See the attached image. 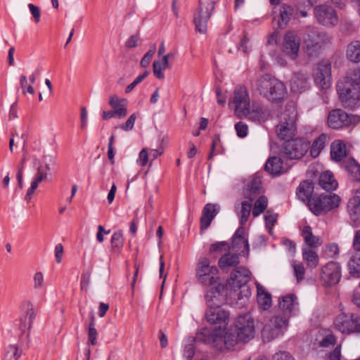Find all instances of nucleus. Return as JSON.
<instances>
[{
	"label": "nucleus",
	"mask_w": 360,
	"mask_h": 360,
	"mask_svg": "<svg viewBox=\"0 0 360 360\" xmlns=\"http://www.w3.org/2000/svg\"><path fill=\"white\" fill-rule=\"evenodd\" d=\"M278 307L283 316L288 317L298 311V302L297 297L293 294H288L282 297L278 303Z\"/></svg>",
	"instance_id": "obj_20"
},
{
	"label": "nucleus",
	"mask_w": 360,
	"mask_h": 360,
	"mask_svg": "<svg viewBox=\"0 0 360 360\" xmlns=\"http://www.w3.org/2000/svg\"><path fill=\"white\" fill-rule=\"evenodd\" d=\"M314 16L317 22L326 27H334L339 22L335 10L327 5H320L314 8Z\"/></svg>",
	"instance_id": "obj_15"
},
{
	"label": "nucleus",
	"mask_w": 360,
	"mask_h": 360,
	"mask_svg": "<svg viewBox=\"0 0 360 360\" xmlns=\"http://www.w3.org/2000/svg\"><path fill=\"white\" fill-rule=\"evenodd\" d=\"M257 303L262 310H268L271 307V296L262 285H257Z\"/></svg>",
	"instance_id": "obj_26"
},
{
	"label": "nucleus",
	"mask_w": 360,
	"mask_h": 360,
	"mask_svg": "<svg viewBox=\"0 0 360 360\" xmlns=\"http://www.w3.org/2000/svg\"><path fill=\"white\" fill-rule=\"evenodd\" d=\"M347 206L351 219L354 221H360V196L355 195L350 199Z\"/></svg>",
	"instance_id": "obj_31"
},
{
	"label": "nucleus",
	"mask_w": 360,
	"mask_h": 360,
	"mask_svg": "<svg viewBox=\"0 0 360 360\" xmlns=\"http://www.w3.org/2000/svg\"><path fill=\"white\" fill-rule=\"evenodd\" d=\"M348 172L356 181H360V165L356 162L349 164L347 167Z\"/></svg>",
	"instance_id": "obj_49"
},
{
	"label": "nucleus",
	"mask_w": 360,
	"mask_h": 360,
	"mask_svg": "<svg viewBox=\"0 0 360 360\" xmlns=\"http://www.w3.org/2000/svg\"><path fill=\"white\" fill-rule=\"evenodd\" d=\"M279 39V32L275 30L272 32L268 38L267 44L269 45H276Z\"/></svg>",
	"instance_id": "obj_64"
},
{
	"label": "nucleus",
	"mask_w": 360,
	"mask_h": 360,
	"mask_svg": "<svg viewBox=\"0 0 360 360\" xmlns=\"http://www.w3.org/2000/svg\"><path fill=\"white\" fill-rule=\"evenodd\" d=\"M319 184L324 190L328 191H333L338 186V182L333 179V174L329 171L320 175Z\"/></svg>",
	"instance_id": "obj_29"
},
{
	"label": "nucleus",
	"mask_w": 360,
	"mask_h": 360,
	"mask_svg": "<svg viewBox=\"0 0 360 360\" xmlns=\"http://www.w3.org/2000/svg\"><path fill=\"white\" fill-rule=\"evenodd\" d=\"M346 155L347 150L345 144L340 141H335L332 143L330 146V156L333 160L339 162Z\"/></svg>",
	"instance_id": "obj_30"
},
{
	"label": "nucleus",
	"mask_w": 360,
	"mask_h": 360,
	"mask_svg": "<svg viewBox=\"0 0 360 360\" xmlns=\"http://www.w3.org/2000/svg\"><path fill=\"white\" fill-rule=\"evenodd\" d=\"M302 236L304 238L306 244L309 248H317L322 245V240L320 238L312 234L311 228L305 226L302 231Z\"/></svg>",
	"instance_id": "obj_36"
},
{
	"label": "nucleus",
	"mask_w": 360,
	"mask_h": 360,
	"mask_svg": "<svg viewBox=\"0 0 360 360\" xmlns=\"http://www.w3.org/2000/svg\"><path fill=\"white\" fill-rule=\"evenodd\" d=\"M302 257L309 268H315L319 264V255L314 249H303Z\"/></svg>",
	"instance_id": "obj_41"
},
{
	"label": "nucleus",
	"mask_w": 360,
	"mask_h": 360,
	"mask_svg": "<svg viewBox=\"0 0 360 360\" xmlns=\"http://www.w3.org/2000/svg\"><path fill=\"white\" fill-rule=\"evenodd\" d=\"M232 248H249L243 229H238L232 238Z\"/></svg>",
	"instance_id": "obj_42"
},
{
	"label": "nucleus",
	"mask_w": 360,
	"mask_h": 360,
	"mask_svg": "<svg viewBox=\"0 0 360 360\" xmlns=\"http://www.w3.org/2000/svg\"><path fill=\"white\" fill-rule=\"evenodd\" d=\"M237 340L248 342L255 336L254 321L250 314L247 313L237 317L235 322Z\"/></svg>",
	"instance_id": "obj_11"
},
{
	"label": "nucleus",
	"mask_w": 360,
	"mask_h": 360,
	"mask_svg": "<svg viewBox=\"0 0 360 360\" xmlns=\"http://www.w3.org/2000/svg\"><path fill=\"white\" fill-rule=\"evenodd\" d=\"M262 180L259 176H254L243 189L244 197L250 201L255 200L262 191Z\"/></svg>",
	"instance_id": "obj_22"
},
{
	"label": "nucleus",
	"mask_w": 360,
	"mask_h": 360,
	"mask_svg": "<svg viewBox=\"0 0 360 360\" xmlns=\"http://www.w3.org/2000/svg\"><path fill=\"white\" fill-rule=\"evenodd\" d=\"M231 278L233 281L234 288H238L240 290V292L243 293V295L238 297V300H243L242 304H246L250 295V291L246 285L250 280V271L245 267L237 268L231 273ZM234 295L239 296L236 289L234 290Z\"/></svg>",
	"instance_id": "obj_8"
},
{
	"label": "nucleus",
	"mask_w": 360,
	"mask_h": 360,
	"mask_svg": "<svg viewBox=\"0 0 360 360\" xmlns=\"http://www.w3.org/2000/svg\"><path fill=\"white\" fill-rule=\"evenodd\" d=\"M314 82L322 89L330 86V65L327 61L319 63L314 70Z\"/></svg>",
	"instance_id": "obj_19"
},
{
	"label": "nucleus",
	"mask_w": 360,
	"mask_h": 360,
	"mask_svg": "<svg viewBox=\"0 0 360 360\" xmlns=\"http://www.w3.org/2000/svg\"><path fill=\"white\" fill-rule=\"evenodd\" d=\"M300 39L295 31L289 30L285 34L282 50L291 59H295L300 50Z\"/></svg>",
	"instance_id": "obj_17"
},
{
	"label": "nucleus",
	"mask_w": 360,
	"mask_h": 360,
	"mask_svg": "<svg viewBox=\"0 0 360 360\" xmlns=\"http://www.w3.org/2000/svg\"><path fill=\"white\" fill-rule=\"evenodd\" d=\"M214 8V2L212 0H200V6L194 15L195 29L200 34L207 32V21Z\"/></svg>",
	"instance_id": "obj_10"
},
{
	"label": "nucleus",
	"mask_w": 360,
	"mask_h": 360,
	"mask_svg": "<svg viewBox=\"0 0 360 360\" xmlns=\"http://www.w3.org/2000/svg\"><path fill=\"white\" fill-rule=\"evenodd\" d=\"M332 42L333 37L327 32H319L316 27L310 26L304 29V43L309 54H312L321 46L330 44Z\"/></svg>",
	"instance_id": "obj_7"
},
{
	"label": "nucleus",
	"mask_w": 360,
	"mask_h": 360,
	"mask_svg": "<svg viewBox=\"0 0 360 360\" xmlns=\"http://www.w3.org/2000/svg\"><path fill=\"white\" fill-rule=\"evenodd\" d=\"M97 330L89 328L88 338L89 343L91 345H96L97 344Z\"/></svg>",
	"instance_id": "obj_63"
},
{
	"label": "nucleus",
	"mask_w": 360,
	"mask_h": 360,
	"mask_svg": "<svg viewBox=\"0 0 360 360\" xmlns=\"http://www.w3.org/2000/svg\"><path fill=\"white\" fill-rule=\"evenodd\" d=\"M349 274L354 278H360V249L353 255L349 262Z\"/></svg>",
	"instance_id": "obj_33"
},
{
	"label": "nucleus",
	"mask_w": 360,
	"mask_h": 360,
	"mask_svg": "<svg viewBox=\"0 0 360 360\" xmlns=\"http://www.w3.org/2000/svg\"><path fill=\"white\" fill-rule=\"evenodd\" d=\"M220 207L217 204L207 203L202 210L200 218L201 229H206L211 224L212 219L218 213Z\"/></svg>",
	"instance_id": "obj_21"
},
{
	"label": "nucleus",
	"mask_w": 360,
	"mask_h": 360,
	"mask_svg": "<svg viewBox=\"0 0 360 360\" xmlns=\"http://www.w3.org/2000/svg\"><path fill=\"white\" fill-rule=\"evenodd\" d=\"M267 198L261 195L255 202L252 210V215L256 217L263 212L267 207Z\"/></svg>",
	"instance_id": "obj_44"
},
{
	"label": "nucleus",
	"mask_w": 360,
	"mask_h": 360,
	"mask_svg": "<svg viewBox=\"0 0 360 360\" xmlns=\"http://www.w3.org/2000/svg\"><path fill=\"white\" fill-rule=\"evenodd\" d=\"M20 85L21 89H22L23 94L26 93H29L32 95L34 94V90L33 86L31 84H27V78L26 75H21L19 79Z\"/></svg>",
	"instance_id": "obj_46"
},
{
	"label": "nucleus",
	"mask_w": 360,
	"mask_h": 360,
	"mask_svg": "<svg viewBox=\"0 0 360 360\" xmlns=\"http://www.w3.org/2000/svg\"><path fill=\"white\" fill-rule=\"evenodd\" d=\"M359 122V116L349 115L340 109L333 110L328 117V126L335 129L355 125Z\"/></svg>",
	"instance_id": "obj_13"
},
{
	"label": "nucleus",
	"mask_w": 360,
	"mask_h": 360,
	"mask_svg": "<svg viewBox=\"0 0 360 360\" xmlns=\"http://www.w3.org/2000/svg\"><path fill=\"white\" fill-rule=\"evenodd\" d=\"M297 117V112L295 103L288 102L280 115V122L276 127V133L280 139L289 140L295 134Z\"/></svg>",
	"instance_id": "obj_4"
},
{
	"label": "nucleus",
	"mask_w": 360,
	"mask_h": 360,
	"mask_svg": "<svg viewBox=\"0 0 360 360\" xmlns=\"http://www.w3.org/2000/svg\"><path fill=\"white\" fill-rule=\"evenodd\" d=\"M252 201H243L240 205H235V211L237 212L240 217V223L241 225L245 224L252 210Z\"/></svg>",
	"instance_id": "obj_28"
},
{
	"label": "nucleus",
	"mask_w": 360,
	"mask_h": 360,
	"mask_svg": "<svg viewBox=\"0 0 360 360\" xmlns=\"http://www.w3.org/2000/svg\"><path fill=\"white\" fill-rule=\"evenodd\" d=\"M156 51V45L153 44L151 49L144 55L141 60V66L146 68L149 65L150 60Z\"/></svg>",
	"instance_id": "obj_48"
},
{
	"label": "nucleus",
	"mask_w": 360,
	"mask_h": 360,
	"mask_svg": "<svg viewBox=\"0 0 360 360\" xmlns=\"http://www.w3.org/2000/svg\"><path fill=\"white\" fill-rule=\"evenodd\" d=\"M128 101L124 98H119L116 96H113L110 98L109 105L112 107V110L118 107H122L123 105H127Z\"/></svg>",
	"instance_id": "obj_52"
},
{
	"label": "nucleus",
	"mask_w": 360,
	"mask_h": 360,
	"mask_svg": "<svg viewBox=\"0 0 360 360\" xmlns=\"http://www.w3.org/2000/svg\"><path fill=\"white\" fill-rule=\"evenodd\" d=\"M347 58L354 63L360 61V41H355L347 46Z\"/></svg>",
	"instance_id": "obj_40"
},
{
	"label": "nucleus",
	"mask_w": 360,
	"mask_h": 360,
	"mask_svg": "<svg viewBox=\"0 0 360 360\" xmlns=\"http://www.w3.org/2000/svg\"><path fill=\"white\" fill-rule=\"evenodd\" d=\"M340 99L345 108H354L360 105V87L349 77L340 80L337 84Z\"/></svg>",
	"instance_id": "obj_5"
},
{
	"label": "nucleus",
	"mask_w": 360,
	"mask_h": 360,
	"mask_svg": "<svg viewBox=\"0 0 360 360\" xmlns=\"http://www.w3.org/2000/svg\"><path fill=\"white\" fill-rule=\"evenodd\" d=\"M148 71H145L142 75L136 77V79L130 84H129L125 89L126 93L130 92L138 84L143 81L148 75Z\"/></svg>",
	"instance_id": "obj_54"
},
{
	"label": "nucleus",
	"mask_w": 360,
	"mask_h": 360,
	"mask_svg": "<svg viewBox=\"0 0 360 360\" xmlns=\"http://www.w3.org/2000/svg\"><path fill=\"white\" fill-rule=\"evenodd\" d=\"M195 348L194 346L192 344H188L185 347L184 349V356L186 359V360H191L194 353H195Z\"/></svg>",
	"instance_id": "obj_62"
},
{
	"label": "nucleus",
	"mask_w": 360,
	"mask_h": 360,
	"mask_svg": "<svg viewBox=\"0 0 360 360\" xmlns=\"http://www.w3.org/2000/svg\"><path fill=\"white\" fill-rule=\"evenodd\" d=\"M34 289H41L44 285V277L41 272H37L33 276Z\"/></svg>",
	"instance_id": "obj_51"
},
{
	"label": "nucleus",
	"mask_w": 360,
	"mask_h": 360,
	"mask_svg": "<svg viewBox=\"0 0 360 360\" xmlns=\"http://www.w3.org/2000/svg\"><path fill=\"white\" fill-rule=\"evenodd\" d=\"M48 178V172H45L42 166L40 165L37 168V173L35 174L34 179L37 180V181H39L41 183L43 181H46Z\"/></svg>",
	"instance_id": "obj_56"
},
{
	"label": "nucleus",
	"mask_w": 360,
	"mask_h": 360,
	"mask_svg": "<svg viewBox=\"0 0 360 360\" xmlns=\"http://www.w3.org/2000/svg\"><path fill=\"white\" fill-rule=\"evenodd\" d=\"M91 278V271L87 270L84 271L81 278V288L83 289L84 288H87L88 285L90 283Z\"/></svg>",
	"instance_id": "obj_61"
},
{
	"label": "nucleus",
	"mask_w": 360,
	"mask_h": 360,
	"mask_svg": "<svg viewBox=\"0 0 360 360\" xmlns=\"http://www.w3.org/2000/svg\"><path fill=\"white\" fill-rule=\"evenodd\" d=\"M322 202V195L319 196H313L307 202V205L313 213L316 215H319L324 212Z\"/></svg>",
	"instance_id": "obj_43"
},
{
	"label": "nucleus",
	"mask_w": 360,
	"mask_h": 360,
	"mask_svg": "<svg viewBox=\"0 0 360 360\" xmlns=\"http://www.w3.org/2000/svg\"><path fill=\"white\" fill-rule=\"evenodd\" d=\"M329 140V137L326 134H321L316 138L311 147L310 153L313 158H316L325 147L326 143Z\"/></svg>",
	"instance_id": "obj_34"
},
{
	"label": "nucleus",
	"mask_w": 360,
	"mask_h": 360,
	"mask_svg": "<svg viewBox=\"0 0 360 360\" xmlns=\"http://www.w3.org/2000/svg\"><path fill=\"white\" fill-rule=\"evenodd\" d=\"M266 117V112L259 106H252V109L250 107L245 112V115L243 117H247L254 122H262L264 121Z\"/></svg>",
	"instance_id": "obj_32"
},
{
	"label": "nucleus",
	"mask_w": 360,
	"mask_h": 360,
	"mask_svg": "<svg viewBox=\"0 0 360 360\" xmlns=\"http://www.w3.org/2000/svg\"><path fill=\"white\" fill-rule=\"evenodd\" d=\"M148 161V153L146 148H143L139 154L138 162L142 167L145 166Z\"/></svg>",
	"instance_id": "obj_57"
},
{
	"label": "nucleus",
	"mask_w": 360,
	"mask_h": 360,
	"mask_svg": "<svg viewBox=\"0 0 360 360\" xmlns=\"http://www.w3.org/2000/svg\"><path fill=\"white\" fill-rule=\"evenodd\" d=\"M136 119V114L133 113L132 115H131L129 117V118L127 120V121L124 123L116 127L115 128H117V129L119 128V129L126 131H131L134 128V125Z\"/></svg>",
	"instance_id": "obj_47"
},
{
	"label": "nucleus",
	"mask_w": 360,
	"mask_h": 360,
	"mask_svg": "<svg viewBox=\"0 0 360 360\" xmlns=\"http://www.w3.org/2000/svg\"><path fill=\"white\" fill-rule=\"evenodd\" d=\"M123 241V234L120 231L114 233L110 240L112 248H119L122 246Z\"/></svg>",
	"instance_id": "obj_50"
},
{
	"label": "nucleus",
	"mask_w": 360,
	"mask_h": 360,
	"mask_svg": "<svg viewBox=\"0 0 360 360\" xmlns=\"http://www.w3.org/2000/svg\"><path fill=\"white\" fill-rule=\"evenodd\" d=\"M218 269L215 266L210 265L207 258L199 259L196 268V277L198 281L205 285H210V288H217L221 285L218 276Z\"/></svg>",
	"instance_id": "obj_6"
},
{
	"label": "nucleus",
	"mask_w": 360,
	"mask_h": 360,
	"mask_svg": "<svg viewBox=\"0 0 360 360\" xmlns=\"http://www.w3.org/2000/svg\"><path fill=\"white\" fill-rule=\"evenodd\" d=\"M335 327L342 333H360V316L355 314H341L334 321Z\"/></svg>",
	"instance_id": "obj_12"
},
{
	"label": "nucleus",
	"mask_w": 360,
	"mask_h": 360,
	"mask_svg": "<svg viewBox=\"0 0 360 360\" xmlns=\"http://www.w3.org/2000/svg\"><path fill=\"white\" fill-rule=\"evenodd\" d=\"M36 314L32 307L29 308L25 315L20 319L19 328L22 332H25V330H30L32 328L33 321L35 319Z\"/></svg>",
	"instance_id": "obj_35"
},
{
	"label": "nucleus",
	"mask_w": 360,
	"mask_h": 360,
	"mask_svg": "<svg viewBox=\"0 0 360 360\" xmlns=\"http://www.w3.org/2000/svg\"><path fill=\"white\" fill-rule=\"evenodd\" d=\"M274 360H295L294 358L287 352H279L274 355Z\"/></svg>",
	"instance_id": "obj_60"
},
{
	"label": "nucleus",
	"mask_w": 360,
	"mask_h": 360,
	"mask_svg": "<svg viewBox=\"0 0 360 360\" xmlns=\"http://www.w3.org/2000/svg\"><path fill=\"white\" fill-rule=\"evenodd\" d=\"M195 341L203 342L220 352L231 349L238 342L236 335L227 329L226 326L218 327L213 330L203 328L196 333Z\"/></svg>",
	"instance_id": "obj_1"
},
{
	"label": "nucleus",
	"mask_w": 360,
	"mask_h": 360,
	"mask_svg": "<svg viewBox=\"0 0 360 360\" xmlns=\"http://www.w3.org/2000/svg\"><path fill=\"white\" fill-rule=\"evenodd\" d=\"M223 285H218L217 288H210L205 295L207 309L205 314L207 322L211 325H219V327H225L228 325L229 314L221 307L222 302L221 290Z\"/></svg>",
	"instance_id": "obj_2"
},
{
	"label": "nucleus",
	"mask_w": 360,
	"mask_h": 360,
	"mask_svg": "<svg viewBox=\"0 0 360 360\" xmlns=\"http://www.w3.org/2000/svg\"><path fill=\"white\" fill-rule=\"evenodd\" d=\"M323 212H326L339 205L340 197L335 194L322 195Z\"/></svg>",
	"instance_id": "obj_38"
},
{
	"label": "nucleus",
	"mask_w": 360,
	"mask_h": 360,
	"mask_svg": "<svg viewBox=\"0 0 360 360\" xmlns=\"http://www.w3.org/2000/svg\"><path fill=\"white\" fill-rule=\"evenodd\" d=\"M309 87V77L302 72L295 73L290 79L291 91L295 93L302 92Z\"/></svg>",
	"instance_id": "obj_23"
},
{
	"label": "nucleus",
	"mask_w": 360,
	"mask_h": 360,
	"mask_svg": "<svg viewBox=\"0 0 360 360\" xmlns=\"http://www.w3.org/2000/svg\"><path fill=\"white\" fill-rule=\"evenodd\" d=\"M292 266L293 267L294 274L296 276L297 281L300 282L303 280L305 274V269L303 264L300 262L292 261Z\"/></svg>",
	"instance_id": "obj_45"
},
{
	"label": "nucleus",
	"mask_w": 360,
	"mask_h": 360,
	"mask_svg": "<svg viewBox=\"0 0 360 360\" xmlns=\"http://www.w3.org/2000/svg\"><path fill=\"white\" fill-rule=\"evenodd\" d=\"M288 326V317L276 315L264 326L262 337L264 341L270 342L278 338Z\"/></svg>",
	"instance_id": "obj_9"
},
{
	"label": "nucleus",
	"mask_w": 360,
	"mask_h": 360,
	"mask_svg": "<svg viewBox=\"0 0 360 360\" xmlns=\"http://www.w3.org/2000/svg\"><path fill=\"white\" fill-rule=\"evenodd\" d=\"M313 191V182L309 180H306L300 183L297 188V195L300 200L308 202L309 200L312 198L311 195Z\"/></svg>",
	"instance_id": "obj_25"
},
{
	"label": "nucleus",
	"mask_w": 360,
	"mask_h": 360,
	"mask_svg": "<svg viewBox=\"0 0 360 360\" xmlns=\"http://www.w3.org/2000/svg\"><path fill=\"white\" fill-rule=\"evenodd\" d=\"M340 277V267L336 262H328L321 269L320 278L326 285H333L337 284Z\"/></svg>",
	"instance_id": "obj_18"
},
{
	"label": "nucleus",
	"mask_w": 360,
	"mask_h": 360,
	"mask_svg": "<svg viewBox=\"0 0 360 360\" xmlns=\"http://www.w3.org/2000/svg\"><path fill=\"white\" fill-rule=\"evenodd\" d=\"M239 263L238 255L233 252H228L221 256L219 260V266L221 269L235 266Z\"/></svg>",
	"instance_id": "obj_37"
},
{
	"label": "nucleus",
	"mask_w": 360,
	"mask_h": 360,
	"mask_svg": "<svg viewBox=\"0 0 360 360\" xmlns=\"http://www.w3.org/2000/svg\"><path fill=\"white\" fill-rule=\"evenodd\" d=\"M237 134L240 137H245L248 134V126L242 122H239L235 125Z\"/></svg>",
	"instance_id": "obj_55"
},
{
	"label": "nucleus",
	"mask_w": 360,
	"mask_h": 360,
	"mask_svg": "<svg viewBox=\"0 0 360 360\" xmlns=\"http://www.w3.org/2000/svg\"><path fill=\"white\" fill-rule=\"evenodd\" d=\"M169 59L167 56H163L162 61L155 60L153 63V71L154 75L160 79H163L165 77V75L162 70H166L169 68Z\"/></svg>",
	"instance_id": "obj_39"
},
{
	"label": "nucleus",
	"mask_w": 360,
	"mask_h": 360,
	"mask_svg": "<svg viewBox=\"0 0 360 360\" xmlns=\"http://www.w3.org/2000/svg\"><path fill=\"white\" fill-rule=\"evenodd\" d=\"M280 18L277 21V26L278 28H285L291 19L294 13V8L292 6L288 4H283L280 8Z\"/></svg>",
	"instance_id": "obj_27"
},
{
	"label": "nucleus",
	"mask_w": 360,
	"mask_h": 360,
	"mask_svg": "<svg viewBox=\"0 0 360 360\" xmlns=\"http://www.w3.org/2000/svg\"><path fill=\"white\" fill-rule=\"evenodd\" d=\"M28 8H30V12L33 18H34L35 22H39L41 15L39 8L32 4H29Z\"/></svg>",
	"instance_id": "obj_59"
},
{
	"label": "nucleus",
	"mask_w": 360,
	"mask_h": 360,
	"mask_svg": "<svg viewBox=\"0 0 360 360\" xmlns=\"http://www.w3.org/2000/svg\"><path fill=\"white\" fill-rule=\"evenodd\" d=\"M266 226L269 229H271L277 219V214L271 213L269 211L266 212V214L264 216Z\"/></svg>",
	"instance_id": "obj_53"
},
{
	"label": "nucleus",
	"mask_w": 360,
	"mask_h": 360,
	"mask_svg": "<svg viewBox=\"0 0 360 360\" xmlns=\"http://www.w3.org/2000/svg\"><path fill=\"white\" fill-rule=\"evenodd\" d=\"M309 148V143L302 139L287 140L283 146L285 155L290 160L302 158Z\"/></svg>",
	"instance_id": "obj_14"
},
{
	"label": "nucleus",
	"mask_w": 360,
	"mask_h": 360,
	"mask_svg": "<svg viewBox=\"0 0 360 360\" xmlns=\"http://www.w3.org/2000/svg\"><path fill=\"white\" fill-rule=\"evenodd\" d=\"M234 105V111L236 115L239 118H243L245 115L247 109L250 107V98L246 89L244 87H237L234 92L232 101L229 105Z\"/></svg>",
	"instance_id": "obj_16"
},
{
	"label": "nucleus",
	"mask_w": 360,
	"mask_h": 360,
	"mask_svg": "<svg viewBox=\"0 0 360 360\" xmlns=\"http://www.w3.org/2000/svg\"><path fill=\"white\" fill-rule=\"evenodd\" d=\"M252 87L271 102L281 101L287 94L285 84L269 75H264L258 78L252 84Z\"/></svg>",
	"instance_id": "obj_3"
},
{
	"label": "nucleus",
	"mask_w": 360,
	"mask_h": 360,
	"mask_svg": "<svg viewBox=\"0 0 360 360\" xmlns=\"http://www.w3.org/2000/svg\"><path fill=\"white\" fill-rule=\"evenodd\" d=\"M127 105H123L122 107H118L117 108L113 109V113L115 115V117L121 119L127 115Z\"/></svg>",
	"instance_id": "obj_58"
},
{
	"label": "nucleus",
	"mask_w": 360,
	"mask_h": 360,
	"mask_svg": "<svg viewBox=\"0 0 360 360\" xmlns=\"http://www.w3.org/2000/svg\"><path fill=\"white\" fill-rule=\"evenodd\" d=\"M265 170L272 176H277L285 172L283 160L281 158H269L265 164Z\"/></svg>",
	"instance_id": "obj_24"
}]
</instances>
